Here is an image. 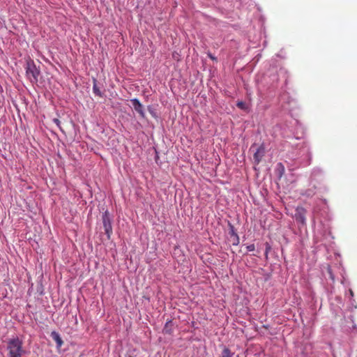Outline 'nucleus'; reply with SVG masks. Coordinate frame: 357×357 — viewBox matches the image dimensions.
Instances as JSON below:
<instances>
[{
    "label": "nucleus",
    "instance_id": "13",
    "mask_svg": "<svg viewBox=\"0 0 357 357\" xmlns=\"http://www.w3.org/2000/svg\"><path fill=\"white\" fill-rule=\"evenodd\" d=\"M271 249V246L267 243L266 245V252H265V255H266V257H267L268 256V252L269 251V250Z\"/></svg>",
    "mask_w": 357,
    "mask_h": 357
},
{
    "label": "nucleus",
    "instance_id": "8",
    "mask_svg": "<svg viewBox=\"0 0 357 357\" xmlns=\"http://www.w3.org/2000/svg\"><path fill=\"white\" fill-rule=\"evenodd\" d=\"M93 92L96 96L103 97V94L97 84V79L96 78L93 79Z\"/></svg>",
    "mask_w": 357,
    "mask_h": 357
},
{
    "label": "nucleus",
    "instance_id": "14",
    "mask_svg": "<svg viewBox=\"0 0 357 357\" xmlns=\"http://www.w3.org/2000/svg\"><path fill=\"white\" fill-rule=\"evenodd\" d=\"M208 56L211 59H212V60H213V61H216V60H217V59H216V58H215V57L212 54H211L210 52H209V53H208Z\"/></svg>",
    "mask_w": 357,
    "mask_h": 357
},
{
    "label": "nucleus",
    "instance_id": "3",
    "mask_svg": "<svg viewBox=\"0 0 357 357\" xmlns=\"http://www.w3.org/2000/svg\"><path fill=\"white\" fill-rule=\"evenodd\" d=\"M102 223L107 237L108 239H110L112 234V227L109 213L107 211H105L102 215Z\"/></svg>",
    "mask_w": 357,
    "mask_h": 357
},
{
    "label": "nucleus",
    "instance_id": "17",
    "mask_svg": "<svg viewBox=\"0 0 357 357\" xmlns=\"http://www.w3.org/2000/svg\"><path fill=\"white\" fill-rule=\"evenodd\" d=\"M349 291H350V294H351V296H353L354 293H353L352 290H351V289H350V290H349Z\"/></svg>",
    "mask_w": 357,
    "mask_h": 357
},
{
    "label": "nucleus",
    "instance_id": "15",
    "mask_svg": "<svg viewBox=\"0 0 357 357\" xmlns=\"http://www.w3.org/2000/svg\"><path fill=\"white\" fill-rule=\"evenodd\" d=\"M328 273H329V275H330L331 278L332 280H334V278H333V274H332V272H331V268H330V267H328Z\"/></svg>",
    "mask_w": 357,
    "mask_h": 357
},
{
    "label": "nucleus",
    "instance_id": "1",
    "mask_svg": "<svg viewBox=\"0 0 357 357\" xmlns=\"http://www.w3.org/2000/svg\"><path fill=\"white\" fill-rule=\"evenodd\" d=\"M6 349L8 357H23L26 354L23 346V341L18 337L8 340Z\"/></svg>",
    "mask_w": 357,
    "mask_h": 357
},
{
    "label": "nucleus",
    "instance_id": "9",
    "mask_svg": "<svg viewBox=\"0 0 357 357\" xmlns=\"http://www.w3.org/2000/svg\"><path fill=\"white\" fill-rule=\"evenodd\" d=\"M234 353L231 352L230 349L224 347L221 354L219 357H234Z\"/></svg>",
    "mask_w": 357,
    "mask_h": 357
},
{
    "label": "nucleus",
    "instance_id": "4",
    "mask_svg": "<svg viewBox=\"0 0 357 357\" xmlns=\"http://www.w3.org/2000/svg\"><path fill=\"white\" fill-rule=\"evenodd\" d=\"M306 210L302 206H298L296 208V212L294 215V218L296 220L301 223L302 225H305L306 224Z\"/></svg>",
    "mask_w": 357,
    "mask_h": 357
},
{
    "label": "nucleus",
    "instance_id": "7",
    "mask_svg": "<svg viewBox=\"0 0 357 357\" xmlns=\"http://www.w3.org/2000/svg\"><path fill=\"white\" fill-rule=\"evenodd\" d=\"M51 337L56 342V347L58 348H60L63 345V342L61 337H60L59 334L57 332L52 331L51 333Z\"/></svg>",
    "mask_w": 357,
    "mask_h": 357
},
{
    "label": "nucleus",
    "instance_id": "16",
    "mask_svg": "<svg viewBox=\"0 0 357 357\" xmlns=\"http://www.w3.org/2000/svg\"><path fill=\"white\" fill-rule=\"evenodd\" d=\"M232 234H234L236 237V243H234V244H238L239 242L238 236H237V234H234V231H232Z\"/></svg>",
    "mask_w": 357,
    "mask_h": 357
},
{
    "label": "nucleus",
    "instance_id": "2",
    "mask_svg": "<svg viewBox=\"0 0 357 357\" xmlns=\"http://www.w3.org/2000/svg\"><path fill=\"white\" fill-rule=\"evenodd\" d=\"M26 75L31 82L36 83L38 82L40 70L36 68L33 61L26 63Z\"/></svg>",
    "mask_w": 357,
    "mask_h": 357
},
{
    "label": "nucleus",
    "instance_id": "6",
    "mask_svg": "<svg viewBox=\"0 0 357 357\" xmlns=\"http://www.w3.org/2000/svg\"><path fill=\"white\" fill-rule=\"evenodd\" d=\"M264 147L263 146H259L253 155L255 164L258 165L260 162V161L261 160L262 158L264 155Z\"/></svg>",
    "mask_w": 357,
    "mask_h": 357
},
{
    "label": "nucleus",
    "instance_id": "11",
    "mask_svg": "<svg viewBox=\"0 0 357 357\" xmlns=\"http://www.w3.org/2000/svg\"><path fill=\"white\" fill-rule=\"evenodd\" d=\"M246 249L249 252L254 251L255 249V245L254 244H250L246 247Z\"/></svg>",
    "mask_w": 357,
    "mask_h": 357
},
{
    "label": "nucleus",
    "instance_id": "12",
    "mask_svg": "<svg viewBox=\"0 0 357 357\" xmlns=\"http://www.w3.org/2000/svg\"><path fill=\"white\" fill-rule=\"evenodd\" d=\"M53 121L56 123V125L60 128L61 121L58 119H54Z\"/></svg>",
    "mask_w": 357,
    "mask_h": 357
},
{
    "label": "nucleus",
    "instance_id": "10",
    "mask_svg": "<svg viewBox=\"0 0 357 357\" xmlns=\"http://www.w3.org/2000/svg\"><path fill=\"white\" fill-rule=\"evenodd\" d=\"M236 106L241 109H245L247 108L245 103L243 101H238Z\"/></svg>",
    "mask_w": 357,
    "mask_h": 357
},
{
    "label": "nucleus",
    "instance_id": "5",
    "mask_svg": "<svg viewBox=\"0 0 357 357\" xmlns=\"http://www.w3.org/2000/svg\"><path fill=\"white\" fill-rule=\"evenodd\" d=\"M130 101L132 104V106H133L135 110L139 114V116L142 118H144L145 113L144 111V107H143V105L139 101V100L137 98H134V99H132Z\"/></svg>",
    "mask_w": 357,
    "mask_h": 357
}]
</instances>
